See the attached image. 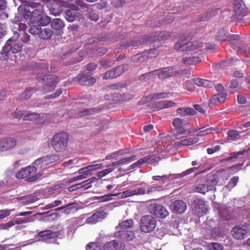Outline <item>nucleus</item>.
Masks as SVG:
<instances>
[{"instance_id": "obj_1", "label": "nucleus", "mask_w": 250, "mask_h": 250, "mask_svg": "<svg viewBox=\"0 0 250 250\" xmlns=\"http://www.w3.org/2000/svg\"><path fill=\"white\" fill-rule=\"evenodd\" d=\"M134 224L132 219L124 220L116 227V231L114 233L115 236L125 241L132 240L134 237V233L131 231H128Z\"/></svg>"}, {"instance_id": "obj_2", "label": "nucleus", "mask_w": 250, "mask_h": 250, "mask_svg": "<svg viewBox=\"0 0 250 250\" xmlns=\"http://www.w3.org/2000/svg\"><path fill=\"white\" fill-rule=\"evenodd\" d=\"M188 40L185 35H181L175 44V48L179 51H191L203 47V43L199 41H196L192 42H188Z\"/></svg>"}, {"instance_id": "obj_3", "label": "nucleus", "mask_w": 250, "mask_h": 250, "mask_svg": "<svg viewBox=\"0 0 250 250\" xmlns=\"http://www.w3.org/2000/svg\"><path fill=\"white\" fill-rule=\"evenodd\" d=\"M218 183L217 176L211 175L206 180L205 183L198 184L195 186L194 191L205 194L209 191L216 190V185Z\"/></svg>"}, {"instance_id": "obj_4", "label": "nucleus", "mask_w": 250, "mask_h": 250, "mask_svg": "<svg viewBox=\"0 0 250 250\" xmlns=\"http://www.w3.org/2000/svg\"><path fill=\"white\" fill-rule=\"evenodd\" d=\"M68 141V134L62 132L54 135L51 140V145L56 151L61 152L66 149Z\"/></svg>"}, {"instance_id": "obj_5", "label": "nucleus", "mask_w": 250, "mask_h": 250, "mask_svg": "<svg viewBox=\"0 0 250 250\" xmlns=\"http://www.w3.org/2000/svg\"><path fill=\"white\" fill-rule=\"evenodd\" d=\"M39 170L37 167L34 165L29 166L24 168H22L17 173L16 176L18 179H23L29 177L27 181L28 182L34 181L40 178L41 176L40 173H38L33 175L37 171Z\"/></svg>"}, {"instance_id": "obj_6", "label": "nucleus", "mask_w": 250, "mask_h": 250, "mask_svg": "<svg viewBox=\"0 0 250 250\" xmlns=\"http://www.w3.org/2000/svg\"><path fill=\"white\" fill-rule=\"evenodd\" d=\"M76 5H72L70 8L66 11L65 19L69 22H73L75 20L80 18L81 15L77 12L79 10L78 6L83 8V9H87L89 7L90 5L85 3L83 1L78 0L76 1Z\"/></svg>"}, {"instance_id": "obj_7", "label": "nucleus", "mask_w": 250, "mask_h": 250, "mask_svg": "<svg viewBox=\"0 0 250 250\" xmlns=\"http://www.w3.org/2000/svg\"><path fill=\"white\" fill-rule=\"evenodd\" d=\"M22 47V45L21 43L16 42H7L0 52L2 59L4 60L7 59L10 51L12 53H17L21 51Z\"/></svg>"}, {"instance_id": "obj_8", "label": "nucleus", "mask_w": 250, "mask_h": 250, "mask_svg": "<svg viewBox=\"0 0 250 250\" xmlns=\"http://www.w3.org/2000/svg\"><path fill=\"white\" fill-rule=\"evenodd\" d=\"M38 78H40L41 80L46 81L42 88V89L40 88V90L42 94L52 91L59 82V80L56 76L43 75L41 77L38 76Z\"/></svg>"}, {"instance_id": "obj_9", "label": "nucleus", "mask_w": 250, "mask_h": 250, "mask_svg": "<svg viewBox=\"0 0 250 250\" xmlns=\"http://www.w3.org/2000/svg\"><path fill=\"white\" fill-rule=\"evenodd\" d=\"M60 159L59 155L57 154L48 155L37 159L34 162V165L37 167L39 172L44 169L47 165L58 162Z\"/></svg>"}, {"instance_id": "obj_10", "label": "nucleus", "mask_w": 250, "mask_h": 250, "mask_svg": "<svg viewBox=\"0 0 250 250\" xmlns=\"http://www.w3.org/2000/svg\"><path fill=\"white\" fill-rule=\"evenodd\" d=\"M156 227V220L151 215H145L141 219L140 229L147 233L152 231Z\"/></svg>"}, {"instance_id": "obj_11", "label": "nucleus", "mask_w": 250, "mask_h": 250, "mask_svg": "<svg viewBox=\"0 0 250 250\" xmlns=\"http://www.w3.org/2000/svg\"><path fill=\"white\" fill-rule=\"evenodd\" d=\"M250 231V228L247 225H237L232 228L231 232L236 239L242 240L247 237Z\"/></svg>"}, {"instance_id": "obj_12", "label": "nucleus", "mask_w": 250, "mask_h": 250, "mask_svg": "<svg viewBox=\"0 0 250 250\" xmlns=\"http://www.w3.org/2000/svg\"><path fill=\"white\" fill-rule=\"evenodd\" d=\"M193 206L194 213L198 217L202 216L207 213L208 208L203 200L195 199L193 201Z\"/></svg>"}, {"instance_id": "obj_13", "label": "nucleus", "mask_w": 250, "mask_h": 250, "mask_svg": "<svg viewBox=\"0 0 250 250\" xmlns=\"http://www.w3.org/2000/svg\"><path fill=\"white\" fill-rule=\"evenodd\" d=\"M149 209L152 214L159 218H164L169 214L168 211L160 205H151L149 207Z\"/></svg>"}, {"instance_id": "obj_14", "label": "nucleus", "mask_w": 250, "mask_h": 250, "mask_svg": "<svg viewBox=\"0 0 250 250\" xmlns=\"http://www.w3.org/2000/svg\"><path fill=\"white\" fill-rule=\"evenodd\" d=\"M16 145V140L13 138H7L0 140V151L11 150Z\"/></svg>"}, {"instance_id": "obj_15", "label": "nucleus", "mask_w": 250, "mask_h": 250, "mask_svg": "<svg viewBox=\"0 0 250 250\" xmlns=\"http://www.w3.org/2000/svg\"><path fill=\"white\" fill-rule=\"evenodd\" d=\"M170 208L172 211L176 213L182 214L186 210L187 205L184 201L177 200L171 204Z\"/></svg>"}, {"instance_id": "obj_16", "label": "nucleus", "mask_w": 250, "mask_h": 250, "mask_svg": "<svg viewBox=\"0 0 250 250\" xmlns=\"http://www.w3.org/2000/svg\"><path fill=\"white\" fill-rule=\"evenodd\" d=\"M62 230L55 231L54 229H47L40 231L38 235L40 237H42L44 239H51L59 236L62 234Z\"/></svg>"}, {"instance_id": "obj_17", "label": "nucleus", "mask_w": 250, "mask_h": 250, "mask_svg": "<svg viewBox=\"0 0 250 250\" xmlns=\"http://www.w3.org/2000/svg\"><path fill=\"white\" fill-rule=\"evenodd\" d=\"M125 248L123 242L115 240L105 243L104 247V250H124Z\"/></svg>"}, {"instance_id": "obj_18", "label": "nucleus", "mask_w": 250, "mask_h": 250, "mask_svg": "<svg viewBox=\"0 0 250 250\" xmlns=\"http://www.w3.org/2000/svg\"><path fill=\"white\" fill-rule=\"evenodd\" d=\"M96 82L95 78L90 77L87 75L82 74L78 77V83L82 85L89 86L94 84Z\"/></svg>"}, {"instance_id": "obj_19", "label": "nucleus", "mask_w": 250, "mask_h": 250, "mask_svg": "<svg viewBox=\"0 0 250 250\" xmlns=\"http://www.w3.org/2000/svg\"><path fill=\"white\" fill-rule=\"evenodd\" d=\"M232 48L243 55L250 57V48L244 43H235Z\"/></svg>"}, {"instance_id": "obj_20", "label": "nucleus", "mask_w": 250, "mask_h": 250, "mask_svg": "<svg viewBox=\"0 0 250 250\" xmlns=\"http://www.w3.org/2000/svg\"><path fill=\"white\" fill-rule=\"evenodd\" d=\"M172 70V67L162 68L160 69L156 70L155 73H156V75L158 76L159 79H164L173 75V73Z\"/></svg>"}, {"instance_id": "obj_21", "label": "nucleus", "mask_w": 250, "mask_h": 250, "mask_svg": "<svg viewBox=\"0 0 250 250\" xmlns=\"http://www.w3.org/2000/svg\"><path fill=\"white\" fill-rule=\"evenodd\" d=\"M106 214L104 211H99L94 213L91 217L86 219L85 222L86 223L95 224L97 222L101 221L105 218Z\"/></svg>"}, {"instance_id": "obj_22", "label": "nucleus", "mask_w": 250, "mask_h": 250, "mask_svg": "<svg viewBox=\"0 0 250 250\" xmlns=\"http://www.w3.org/2000/svg\"><path fill=\"white\" fill-rule=\"evenodd\" d=\"M227 94L225 93H220L213 96L210 99L209 106H211L217 104L223 103L225 101Z\"/></svg>"}, {"instance_id": "obj_23", "label": "nucleus", "mask_w": 250, "mask_h": 250, "mask_svg": "<svg viewBox=\"0 0 250 250\" xmlns=\"http://www.w3.org/2000/svg\"><path fill=\"white\" fill-rule=\"evenodd\" d=\"M234 10L237 15L244 14L246 13L245 6L242 0H234Z\"/></svg>"}, {"instance_id": "obj_24", "label": "nucleus", "mask_w": 250, "mask_h": 250, "mask_svg": "<svg viewBox=\"0 0 250 250\" xmlns=\"http://www.w3.org/2000/svg\"><path fill=\"white\" fill-rule=\"evenodd\" d=\"M202 55H200L198 56H190L188 57H185L182 59V62L186 65H192L197 63L201 61Z\"/></svg>"}, {"instance_id": "obj_25", "label": "nucleus", "mask_w": 250, "mask_h": 250, "mask_svg": "<svg viewBox=\"0 0 250 250\" xmlns=\"http://www.w3.org/2000/svg\"><path fill=\"white\" fill-rule=\"evenodd\" d=\"M155 157L153 156H146L137 161L138 167H141L144 164H152L155 162Z\"/></svg>"}, {"instance_id": "obj_26", "label": "nucleus", "mask_w": 250, "mask_h": 250, "mask_svg": "<svg viewBox=\"0 0 250 250\" xmlns=\"http://www.w3.org/2000/svg\"><path fill=\"white\" fill-rule=\"evenodd\" d=\"M194 82L197 85L204 87H212L214 85V83L211 81L199 78L195 79Z\"/></svg>"}, {"instance_id": "obj_27", "label": "nucleus", "mask_w": 250, "mask_h": 250, "mask_svg": "<svg viewBox=\"0 0 250 250\" xmlns=\"http://www.w3.org/2000/svg\"><path fill=\"white\" fill-rule=\"evenodd\" d=\"M175 103L171 101H162L156 103L155 106L158 109H162L173 106Z\"/></svg>"}, {"instance_id": "obj_28", "label": "nucleus", "mask_w": 250, "mask_h": 250, "mask_svg": "<svg viewBox=\"0 0 250 250\" xmlns=\"http://www.w3.org/2000/svg\"><path fill=\"white\" fill-rule=\"evenodd\" d=\"M177 112L182 116H186L188 115H194L196 113L195 110L190 107L179 108L177 109Z\"/></svg>"}, {"instance_id": "obj_29", "label": "nucleus", "mask_w": 250, "mask_h": 250, "mask_svg": "<svg viewBox=\"0 0 250 250\" xmlns=\"http://www.w3.org/2000/svg\"><path fill=\"white\" fill-rule=\"evenodd\" d=\"M51 26L53 29L60 30L64 26V24L62 20L59 18H55L52 21Z\"/></svg>"}, {"instance_id": "obj_30", "label": "nucleus", "mask_w": 250, "mask_h": 250, "mask_svg": "<svg viewBox=\"0 0 250 250\" xmlns=\"http://www.w3.org/2000/svg\"><path fill=\"white\" fill-rule=\"evenodd\" d=\"M53 35V31L49 28H44L40 30V37L43 40H47L51 38Z\"/></svg>"}, {"instance_id": "obj_31", "label": "nucleus", "mask_w": 250, "mask_h": 250, "mask_svg": "<svg viewBox=\"0 0 250 250\" xmlns=\"http://www.w3.org/2000/svg\"><path fill=\"white\" fill-rule=\"evenodd\" d=\"M37 90L38 89L35 88H28L26 89L24 92L21 94V99L25 100L30 98L33 92H36Z\"/></svg>"}, {"instance_id": "obj_32", "label": "nucleus", "mask_w": 250, "mask_h": 250, "mask_svg": "<svg viewBox=\"0 0 250 250\" xmlns=\"http://www.w3.org/2000/svg\"><path fill=\"white\" fill-rule=\"evenodd\" d=\"M41 117V114L30 111H25L23 116L24 120H36Z\"/></svg>"}, {"instance_id": "obj_33", "label": "nucleus", "mask_w": 250, "mask_h": 250, "mask_svg": "<svg viewBox=\"0 0 250 250\" xmlns=\"http://www.w3.org/2000/svg\"><path fill=\"white\" fill-rule=\"evenodd\" d=\"M128 68V65L126 64H124L114 68L113 69V70L114 72V74H115L116 77H117L125 72V71H126Z\"/></svg>"}, {"instance_id": "obj_34", "label": "nucleus", "mask_w": 250, "mask_h": 250, "mask_svg": "<svg viewBox=\"0 0 250 250\" xmlns=\"http://www.w3.org/2000/svg\"><path fill=\"white\" fill-rule=\"evenodd\" d=\"M198 141V138H188L180 141L179 144L181 146H190L197 143Z\"/></svg>"}, {"instance_id": "obj_35", "label": "nucleus", "mask_w": 250, "mask_h": 250, "mask_svg": "<svg viewBox=\"0 0 250 250\" xmlns=\"http://www.w3.org/2000/svg\"><path fill=\"white\" fill-rule=\"evenodd\" d=\"M197 169V167H192L190 168H189L186 170L185 171H183L180 174H176L173 175V178H179L183 177L185 176H187L188 175H189L193 172H194L196 169Z\"/></svg>"}, {"instance_id": "obj_36", "label": "nucleus", "mask_w": 250, "mask_h": 250, "mask_svg": "<svg viewBox=\"0 0 250 250\" xmlns=\"http://www.w3.org/2000/svg\"><path fill=\"white\" fill-rule=\"evenodd\" d=\"M37 21L42 26H45L50 22L51 18L46 15L42 16L37 20Z\"/></svg>"}, {"instance_id": "obj_37", "label": "nucleus", "mask_w": 250, "mask_h": 250, "mask_svg": "<svg viewBox=\"0 0 250 250\" xmlns=\"http://www.w3.org/2000/svg\"><path fill=\"white\" fill-rule=\"evenodd\" d=\"M170 96L171 94L170 93L164 92L152 94L151 95V98L153 100H156L161 99L168 98Z\"/></svg>"}, {"instance_id": "obj_38", "label": "nucleus", "mask_w": 250, "mask_h": 250, "mask_svg": "<svg viewBox=\"0 0 250 250\" xmlns=\"http://www.w3.org/2000/svg\"><path fill=\"white\" fill-rule=\"evenodd\" d=\"M29 13L31 15V19H32L34 21H37V20L42 16L41 15L42 13L41 10L39 9H34L32 13L30 12Z\"/></svg>"}, {"instance_id": "obj_39", "label": "nucleus", "mask_w": 250, "mask_h": 250, "mask_svg": "<svg viewBox=\"0 0 250 250\" xmlns=\"http://www.w3.org/2000/svg\"><path fill=\"white\" fill-rule=\"evenodd\" d=\"M228 136L232 140H238L240 138V135L236 130H231L228 131Z\"/></svg>"}, {"instance_id": "obj_40", "label": "nucleus", "mask_w": 250, "mask_h": 250, "mask_svg": "<svg viewBox=\"0 0 250 250\" xmlns=\"http://www.w3.org/2000/svg\"><path fill=\"white\" fill-rule=\"evenodd\" d=\"M114 170V168L113 167H108V168L107 169H105L104 170H103L101 171L98 172L96 174V176L99 178H102V177H104V176H106L109 173L113 171Z\"/></svg>"}, {"instance_id": "obj_41", "label": "nucleus", "mask_w": 250, "mask_h": 250, "mask_svg": "<svg viewBox=\"0 0 250 250\" xmlns=\"http://www.w3.org/2000/svg\"><path fill=\"white\" fill-rule=\"evenodd\" d=\"M208 250H223V247L222 245L218 243H212L208 245Z\"/></svg>"}, {"instance_id": "obj_42", "label": "nucleus", "mask_w": 250, "mask_h": 250, "mask_svg": "<svg viewBox=\"0 0 250 250\" xmlns=\"http://www.w3.org/2000/svg\"><path fill=\"white\" fill-rule=\"evenodd\" d=\"M17 200L18 201L23 200V203L25 204H30L34 202L33 198L29 195L18 197Z\"/></svg>"}, {"instance_id": "obj_43", "label": "nucleus", "mask_w": 250, "mask_h": 250, "mask_svg": "<svg viewBox=\"0 0 250 250\" xmlns=\"http://www.w3.org/2000/svg\"><path fill=\"white\" fill-rule=\"evenodd\" d=\"M62 204V201L60 200H57L54 201H53L52 203L48 204L47 205H45L43 208L44 209H48L51 208H55L56 207L60 206Z\"/></svg>"}, {"instance_id": "obj_44", "label": "nucleus", "mask_w": 250, "mask_h": 250, "mask_svg": "<svg viewBox=\"0 0 250 250\" xmlns=\"http://www.w3.org/2000/svg\"><path fill=\"white\" fill-rule=\"evenodd\" d=\"M136 159V156L133 155L129 157L118 160L119 165H126Z\"/></svg>"}, {"instance_id": "obj_45", "label": "nucleus", "mask_w": 250, "mask_h": 250, "mask_svg": "<svg viewBox=\"0 0 250 250\" xmlns=\"http://www.w3.org/2000/svg\"><path fill=\"white\" fill-rule=\"evenodd\" d=\"M238 181L239 177L237 176H234L232 177L231 179H230L226 187L228 188H232L237 185V183L238 182Z\"/></svg>"}, {"instance_id": "obj_46", "label": "nucleus", "mask_w": 250, "mask_h": 250, "mask_svg": "<svg viewBox=\"0 0 250 250\" xmlns=\"http://www.w3.org/2000/svg\"><path fill=\"white\" fill-rule=\"evenodd\" d=\"M61 186L59 185H55L54 187L50 188L48 191L50 193L54 195H57L61 193Z\"/></svg>"}, {"instance_id": "obj_47", "label": "nucleus", "mask_w": 250, "mask_h": 250, "mask_svg": "<svg viewBox=\"0 0 250 250\" xmlns=\"http://www.w3.org/2000/svg\"><path fill=\"white\" fill-rule=\"evenodd\" d=\"M132 194L134 195H139L145 194L146 192V188H139L136 189L132 190Z\"/></svg>"}, {"instance_id": "obj_48", "label": "nucleus", "mask_w": 250, "mask_h": 250, "mask_svg": "<svg viewBox=\"0 0 250 250\" xmlns=\"http://www.w3.org/2000/svg\"><path fill=\"white\" fill-rule=\"evenodd\" d=\"M115 195L114 194H106L104 196H96L95 198L98 199L100 200V202H104L106 201H108L112 199V196Z\"/></svg>"}, {"instance_id": "obj_49", "label": "nucleus", "mask_w": 250, "mask_h": 250, "mask_svg": "<svg viewBox=\"0 0 250 250\" xmlns=\"http://www.w3.org/2000/svg\"><path fill=\"white\" fill-rule=\"evenodd\" d=\"M86 10H89V12L88 13V17L89 18L93 21H97L99 19V16L96 13V12L91 10V9H89V7L87 9H85Z\"/></svg>"}, {"instance_id": "obj_50", "label": "nucleus", "mask_w": 250, "mask_h": 250, "mask_svg": "<svg viewBox=\"0 0 250 250\" xmlns=\"http://www.w3.org/2000/svg\"><path fill=\"white\" fill-rule=\"evenodd\" d=\"M25 114V111L23 110H19L17 109L15 111L12 113V116L17 119H20L21 117L23 118V116Z\"/></svg>"}, {"instance_id": "obj_51", "label": "nucleus", "mask_w": 250, "mask_h": 250, "mask_svg": "<svg viewBox=\"0 0 250 250\" xmlns=\"http://www.w3.org/2000/svg\"><path fill=\"white\" fill-rule=\"evenodd\" d=\"M96 178L95 177H92L90 179H88L85 181H84L77 185H76L77 186H78V188H82L90 184H91L92 182L94 181L95 180Z\"/></svg>"}, {"instance_id": "obj_52", "label": "nucleus", "mask_w": 250, "mask_h": 250, "mask_svg": "<svg viewBox=\"0 0 250 250\" xmlns=\"http://www.w3.org/2000/svg\"><path fill=\"white\" fill-rule=\"evenodd\" d=\"M146 41H149V40H165L167 38H165L164 37L163 33H160L159 34V35L156 37V36H154L153 37L152 36H146Z\"/></svg>"}, {"instance_id": "obj_53", "label": "nucleus", "mask_w": 250, "mask_h": 250, "mask_svg": "<svg viewBox=\"0 0 250 250\" xmlns=\"http://www.w3.org/2000/svg\"><path fill=\"white\" fill-rule=\"evenodd\" d=\"M70 205H67L66 206H62L60 207L57 208L55 209L56 211H59L64 209L63 212L65 214H68L70 212L72 207H70Z\"/></svg>"}, {"instance_id": "obj_54", "label": "nucleus", "mask_w": 250, "mask_h": 250, "mask_svg": "<svg viewBox=\"0 0 250 250\" xmlns=\"http://www.w3.org/2000/svg\"><path fill=\"white\" fill-rule=\"evenodd\" d=\"M163 189V186H157L156 185H153L151 187L149 188L146 189L147 193H149L152 192H154L155 191H159Z\"/></svg>"}, {"instance_id": "obj_55", "label": "nucleus", "mask_w": 250, "mask_h": 250, "mask_svg": "<svg viewBox=\"0 0 250 250\" xmlns=\"http://www.w3.org/2000/svg\"><path fill=\"white\" fill-rule=\"evenodd\" d=\"M171 176L173 177V175H172V174H169L168 175H164L161 176H154L152 177V178L153 180L163 181L164 180H165L167 179L170 178Z\"/></svg>"}, {"instance_id": "obj_56", "label": "nucleus", "mask_w": 250, "mask_h": 250, "mask_svg": "<svg viewBox=\"0 0 250 250\" xmlns=\"http://www.w3.org/2000/svg\"><path fill=\"white\" fill-rule=\"evenodd\" d=\"M32 221H33V218L29 217L25 219L17 218L14 223L17 224H20L21 223H27Z\"/></svg>"}, {"instance_id": "obj_57", "label": "nucleus", "mask_w": 250, "mask_h": 250, "mask_svg": "<svg viewBox=\"0 0 250 250\" xmlns=\"http://www.w3.org/2000/svg\"><path fill=\"white\" fill-rule=\"evenodd\" d=\"M90 172V171L89 170L87 166L80 169L78 171L79 174H81V175L84 176L85 178H86L88 176V174Z\"/></svg>"}, {"instance_id": "obj_58", "label": "nucleus", "mask_w": 250, "mask_h": 250, "mask_svg": "<svg viewBox=\"0 0 250 250\" xmlns=\"http://www.w3.org/2000/svg\"><path fill=\"white\" fill-rule=\"evenodd\" d=\"M15 223L14 221H9L6 223L2 224L0 225V229H1L8 230L9 228L13 226Z\"/></svg>"}, {"instance_id": "obj_59", "label": "nucleus", "mask_w": 250, "mask_h": 250, "mask_svg": "<svg viewBox=\"0 0 250 250\" xmlns=\"http://www.w3.org/2000/svg\"><path fill=\"white\" fill-rule=\"evenodd\" d=\"M115 78H116V77L113 69L106 72L103 77L104 79H113Z\"/></svg>"}, {"instance_id": "obj_60", "label": "nucleus", "mask_w": 250, "mask_h": 250, "mask_svg": "<svg viewBox=\"0 0 250 250\" xmlns=\"http://www.w3.org/2000/svg\"><path fill=\"white\" fill-rule=\"evenodd\" d=\"M11 210L7 209L0 210V220L9 216Z\"/></svg>"}, {"instance_id": "obj_61", "label": "nucleus", "mask_w": 250, "mask_h": 250, "mask_svg": "<svg viewBox=\"0 0 250 250\" xmlns=\"http://www.w3.org/2000/svg\"><path fill=\"white\" fill-rule=\"evenodd\" d=\"M183 121L182 119L179 118H176L174 119L172 121V125L174 126L175 128L182 126Z\"/></svg>"}, {"instance_id": "obj_62", "label": "nucleus", "mask_w": 250, "mask_h": 250, "mask_svg": "<svg viewBox=\"0 0 250 250\" xmlns=\"http://www.w3.org/2000/svg\"><path fill=\"white\" fill-rule=\"evenodd\" d=\"M86 250H100V248L96 243L90 242L87 245Z\"/></svg>"}, {"instance_id": "obj_63", "label": "nucleus", "mask_w": 250, "mask_h": 250, "mask_svg": "<svg viewBox=\"0 0 250 250\" xmlns=\"http://www.w3.org/2000/svg\"><path fill=\"white\" fill-rule=\"evenodd\" d=\"M144 42V41H141L139 38H135V40L131 41L130 43H127V46H137Z\"/></svg>"}, {"instance_id": "obj_64", "label": "nucleus", "mask_w": 250, "mask_h": 250, "mask_svg": "<svg viewBox=\"0 0 250 250\" xmlns=\"http://www.w3.org/2000/svg\"><path fill=\"white\" fill-rule=\"evenodd\" d=\"M125 3V0H114L112 2L113 6L116 8L120 7Z\"/></svg>"}]
</instances>
